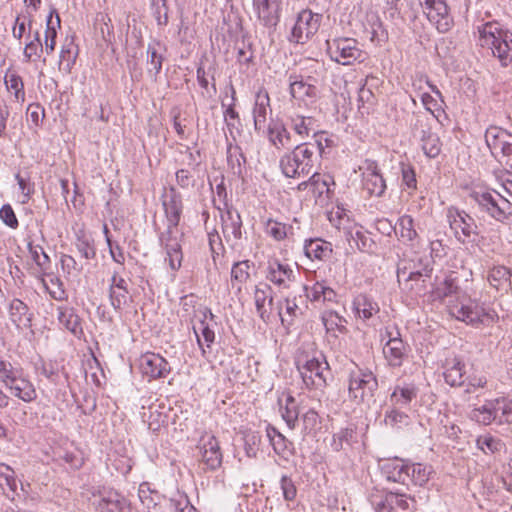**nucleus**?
<instances>
[{"instance_id":"nucleus-36","label":"nucleus","mask_w":512,"mask_h":512,"mask_svg":"<svg viewBox=\"0 0 512 512\" xmlns=\"http://www.w3.org/2000/svg\"><path fill=\"white\" fill-rule=\"evenodd\" d=\"M407 464L399 459L386 461L381 466L382 475L389 482L406 485L409 481Z\"/></svg>"},{"instance_id":"nucleus-9","label":"nucleus","mask_w":512,"mask_h":512,"mask_svg":"<svg viewBox=\"0 0 512 512\" xmlns=\"http://www.w3.org/2000/svg\"><path fill=\"white\" fill-rule=\"evenodd\" d=\"M327 53L332 61L348 66L363 60V51L354 38L339 37L326 41Z\"/></svg>"},{"instance_id":"nucleus-25","label":"nucleus","mask_w":512,"mask_h":512,"mask_svg":"<svg viewBox=\"0 0 512 512\" xmlns=\"http://www.w3.org/2000/svg\"><path fill=\"white\" fill-rule=\"evenodd\" d=\"M109 300L117 313H122L132 300L127 281L117 273H114L110 279Z\"/></svg>"},{"instance_id":"nucleus-16","label":"nucleus","mask_w":512,"mask_h":512,"mask_svg":"<svg viewBox=\"0 0 512 512\" xmlns=\"http://www.w3.org/2000/svg\"><path fill=\"white\" fill-rule=\"evenodd\" d=\"M288 81L290 95L299 105L309 107L316 103L319 90L312 77L291 74Z\"/></svg>"},{"instance_id":"nucleus-22","label":"nucleus","mask_w":512,"mask_h":512,"mask_svg":"<svg viewBox=\"0 0 512 512\" xmlns=\"http://www.w3.org/2000/svg\"><path fill=\"white\" fill-rule=\"evenodd\" d=\"M359 169L362 171L363 189L371 196H382L386 190V182L377 162L366 159Z\"/></svg>"},{"instance_id":"nucleus-41","label":"nucleus","mask_w":512,"mask_h":512,"mask_svg":"<svg viewBox=\"0 0 512 512\" xmlns=\"http://www.w3.org/2000/svg\"><path fill=\"white\" fill-rule=\"evenodd\" d=\"M304 290L307 299L311 302H335L337 298L336 292L323 281H316L312 286H305Z\"/></svg>"},{"instance_id":"nucleus-48","label":"nucleus","mask_w":512,"mask_h":512,"mask_svg":"<svg viewBox=\"0 0 512 512\" xmlns=\"http://www.w3.org/2000/svg\"><path fill=\"white\" fill-rule=\"evenodd\" d=\"M227 164L234 175L242 176L246 158L238 145L229 144L227 146Z\"/></svg>"},{"instance_id":"nucleus-7","label":"nucleus","mask_w":512,"mask_h":512,"mask_svg":"<svg viewBox=\"0 0 512 512\" xmlns=\"http://www.w3.org/2000/svg\"><path fill=\"white\" fill-rule=\"evenodd\" d=\"M470 196L482 211L497 221L504 222L512 215V203L500 192L480 188L473 190Z\"/></svg>"},{"instance_id":"nucleus-49","label":"nucleus","mask_w":512,"mask_h":512,"mask_svg":"<svg viewBox=\"0 0 512 512\" xmlns=\"http://www.w3.org/2000/svg\"><path fill=\"white\" fill-rule=\"evenodd\" d=\"M407 469L409 481L419 486L425 485L433 473L430 465L421 463L407 464Z\"/></svg>"},{"instance_id":"nucleus-29","label":"nucleus","mask_w":512,"mask_h":512,"mask_svg":"<svg viewBox=\"0 0 512 512\" xmlns=\"http://www.w3.org/2000/svg\"><path fill=\"white\" fill-rule=\"evenodd\" d=\"M254 303L256 311L263 321H268L269 315L274 311V297L270 285L259 283L254 289Z\"/></svg>"},{"instance_id":"nucleus-23","label":"nucleus","mask_w":512,"mask_h":512,"mask_svg":"<svg viewBox=\"0 0 512 512\" xmlns=\"http://www.w3.org/2000/svg\"><path fill=\"white\" fill-rule=\"evenodd\" d=\"M252 11L261 25L275 27L280 20L281 0H252Z\"/></svg>"},{"instance_id":"nucleus-37","label":"nucleus","mask_w":512,"mask_h":512,"mask_svg":"<svg viewBox=\"0 0 512 512\" xmlns=\"http://www.w3.org/2000/svg\"><path fill=\"white\" fill-rule=\"evenodd\" d=\"M418 389L413 383L396 385L390 395L391 406L409 408L411 402L416 399Z\"/></svg>"},{"instance_id":"nucleus-18","label":"nucleus","mask_w":512,"mask_h":512,"mask_svg":"<svg viewBox=\"0 0 512 512\" xmlns=\"http://www.w3.org/2000/svg\"><path fill=\"white\" fill-rule=\"evenodd\" d=\"M485 142L495 158L507 160L512 154V134L498 126H490L485 132Z\"/></svg>"},{"instance_id":"nucleus-6","label":"nucleus","mask_w":512,"mask_h":512,"mask_svg":"<svg viewBox=\"0 0 512 512\" xmlns=\"http://www.w3.org/2000/svg\"><path fill=\"white\" fill-rule=\"evenodd\" d=\"M470 196L482 211L497 221L504 222L512 215V203L500 192L480 188L473 190Z\"/></svg>"},{"instance_id":"nucleus-54","label":"nucleus","mask_w":512,"mask_h":512,"mask_svg":"<svg viewBox=\"0 0 512 512\" xmlns=\"http://www.w3.org/2000/svg\"><path fill=\"white\" fill-rule=\"evenodd\" d=\"M250 262L248 260L236 262L231 269V285L236 287L238 291L250 277Z\"/></svg>"},{"instance_id":"nucleus-11","label":"nucleus","mask_w":512,"mask_h":512,"mask_svg":"<svg viewBox=\"0 0 512 512\" xmlns=\"http://www.w3.org/2000/svg\"><path fill=\"white\" fill-rule=\"evenodd\" d=\"M447 221L450 229L453 231L455 238L462 244L475 241L477 225L472 216L464 210H460L454 206H450L446 211Z\"/></svg>"},{"instance_id":"nucleus-17","label":"nucleus","mask_w":512,"mask_h":512,"mask_svg":"<svg viewBox=\"0 0 512 512\" xmlns=\"http://www.w3.org/2000/svg\"><path fill=\"white\" fill-rule=\"evenodd\" d=\"M91 505L98 512H129L130 505L126 498L113 489L103 488L93 493Z\"/></svg>"},{"instance_id":"nucleus-42","label":"nucleus","mask_w":512,"mask_h":512,"mask_svg":"<svg viewBox=\"0 0 512 512\" xmlns=\"http://www.w3.org/2000/svg\"><path fill=\"white\" fill-rule=\"evenodd\" d=\"M353 311L357 318L367 321L379 312V306L371 297L359 294L353 300Z\"/></svg>"},{"instance_id":"nucleus-60","label":"nucleus","mask_w":512,"mask_h":512,"mask_svg":"<svg viewBox=\"0 0 512 512\" xmlns=\"http://www.w3.org/2000/svg\"><path fill=\"white\" fill-rule=\"evenodd\" d=\"M29 253L34 263L39 267L41 272H46L50 267V258L40 245H28Z\"/></svg>"},{"instance_id":"nucleus-40","label":"nucleus","mask_w":512,"mask_h":512,"mask_svg":"<svg viewBox=\"0 0 512 512\" xmlns=\"http://www.w3.org/2000/svg\"><path fill=\"white\" fill-rule=\"evenodd\" d=\"M381 224H387L390 230H394L399 239L404 243L413 242L418 234L414 226V220L410 215H402L395 226L389 221H384Z\"/></svg>"},{"instance_id":"nucleus-34","label":"nucleus","mask_w":512,"mask_h":512,"mask_svg":"<svg viewBox=\"0 0 512 512\" xmlns=\"http://www.w3.org/2000/svg\"><path fill=\"white\" fill-rule=\"evenodd\" d=\"M269 113H271L269 94L265 89H260L255 95L252 111L256 131H264Z\"/></svg>"},{"instance_id":"nucleus-53","label":"nucleus","mask_w":512,"mask_h":512,"mask_svg":"<svg viewBox=\"0 0 512 512\" xmlns=\"http://www.w3.org/2000/svg\"><path fill=\"white\" fill-rule=\"evenodd\" d=\"M280 412L287 426L294 429L298 422L299 409L296 400L291 395L286 397L284 405L280 402Z\"/></svg>"},{"instance_id":"nucleus-28","label":"nucleus","mask_w":512,"mask_h":512,"mask_svg":"<svg viewBox=\"0 0 512 512\" xmlns=\"http://www.w3.org/2000/svg\"><path fill=\"white\" fill-rule=\"evenodd\" d=\"M16 478L15 471L8 465L0 463V488L3 490L5 495L14 499L17 497H26L27 491L22 483Z\"/></svg>"},{"instance_id":"nucleus-21","label":"nucleus","mask_w":512,"mask_h":512,"mask_svg":"<svg viewBox=\"0 0 512 512\" xmlns=\"http://www.w3.org/2000/svg\"><path fill=\"white\" fill-rule=\"evenodd\" d=\"M265 277L269 282L275 285L279 291L289 289L295 281L294 270L291 266L281 262L277 258L268 259Z\"/></svg>"},{"instance_id":"nucleus-15","label":"nucleus","mask_w":512,"mask_h":512,"mask_svg":"<svg viewBox=\"0 0 512 512\" xmlns=\"http://www.w3.org/2000/svg\"><path fill=\"white\" fill-rule=\"evenodd\" d=\"M378 382L371 371L359 370L349 378V395L357 402L369 401L377 390Z\"/></svg>"},{"instance_id":"nucleus-44","label":"nucleus","mask_w":512,"mask_h":512,"mask_svg":"<svg viewBox=\"0 0 512 512\" xmlns=\"http://www.w3.org/2000/svg\"><path fill=\"white\" fill-rule=\"evenodd\" d=\"M465 364L458 358L447 359L443 376L450 386H461L464 383Z\"/></svg>"},{"instance_id":"nucleus-32","label":"nucleus","mask_w":512,"mask_h":512,"mask_svg":"<svg viewBox=\"0 0 512 512\" xmlns=\"http://www.w3.org/2000/svg\"><path fill=\"white\" fill-rule=\"evenodd\" d=\"M266 136L269 143L278 150L292 145V136L286 125L279 119H272L267 125Z\"/></svg>"},{"instance_id":"nucleus-61","label":"nucleus","mask_w":512,"mask_h":512,"mask_svg":"<svg viewBox=\"0 0 512 512\" xmlns=\"http://www.w3.org/2000/svg\"><path fill=\"white\" fill-rule=\"evenodd\" d=\"M75 245L78 252L85 259H93L96 256V250L91 238L84 233H77Z\"/></svg>"},{"instance_id":"nucleus-19","label":"nucleus","mask_w":512,"mask_h":512,"mask_svg":"<svg viewBox=\"0 0 512 512\" xmlns=\"http://www.w3.org/2000/svg\"><path fill=\"white\" fill-rule=\"evenodd\" d=\"M428 20L436 29L445 33L450 30L453 20L449 15L448 5L444 0H418Z\"/></svg>"},{"instance_id":"nucleus-33","label":"nucleus","mask_w":512,"mask_h":512,"mask_svg":"<svg viewBox=\"0 0 512 512\" xmlns=\"http://www.w3.org/2000/svg\"><path fill=\"white\" fill-rule=\"evenodd\" d=\"M5 388L9 390L11 395L26 403L34 401L37 397L33 383L23 376L22 371L6 384Z\"/></svg>"},{"instance_id":"nucleus-8","label":"nucleus","mask_w":512,"mask_h":512,"mask_svg":"<svg viewBox=\"0 0 512 512\" xmlns=\"http://www.w3.org/2000/svg\"><path fill=\"white\" fill-rule=\"evenodd\" d=\"M422 265L421 269L416 266H398L397 279L402 289L407 290L414 295H421L425 291V282L430 278L432 266L430 259H419Z\"/></svg>"},{"instance_id":"nucleus-50","label":"nucleus","mask_w":512,"mask_h":512,"mask_svg":"<svg viewBox=\"0 0 512 512\" xmlns=\"http://www.w3.org/2000/svg\"><path fill=\"white\" fill-rule=\"evenodd\" d=\"M282 323L287 322L290 324L292 320L300 313V308L295 302V299L285 298L278 301L274 307Z\"/></svg>"},{"instance_id":"nucleus-5","label":"nucleus","mask_w":512,"mask_h":512,"mask_svg":"<svg viewBox=\"0 0 512 512\" xmlns=\"http://www.w3.org/2000/svg\"><path fill=\"white\" fill-rule=\"evenodd\" d=\"M314 161L313 148L307 143H301L280 158L279 166L284 176L300 178L312 171Z\"/></svg>"},{"instance_id":"nucleus-4","label":"nucleus","mask_w":512,"mask_h":512,"mask_svg":"<svg viewBox=\"0 0 512 512\" xmlns=\"http://www.w3.org/2000/svg\"><path fill=\"white\" fill-rule=\"evenodd\" d=\"M296 364L307 388L322 391L326 387L331 372L322 352H314L312 355L301 354L297 357Z\"/></svg>"},{"instance_id":"nucleus-35","label":"nucleus","mask_w":512,"mask_h":512,"mask_svg":"<svg viewBox=\"0 0 512 512\" xmlns=\"http://www.w3.org/2000/svg\"><path fill=\"white\" fill-rule=\"evenodd\" d=\"M266 435L274 452L282 459L288 461L294 453L293 443L281 434L276 428L268 425L266 428Z\"/></svg>"},{"instance_id":"nucleus-57","label":"nucleus","mask_w":512,"mask_h":512,"mask_svg":"<svg viewBox=\"0 0 512 512\" xmlns=\"http://www.w3.org/2000/svg\"><path fill=\"white\" fill-rule=\"evenodd\" d=\"M42 52L43 44L41 43L39 32L36 31L33 39L26 43L24 47L23 61L26 63L35 61L36 58H40Z\"/></svg>"},{"instance_id":"nucleus-31","label":"nucleus","mask_w":512,"mask_h":512,"mask_svg":"<svg viewBox=\"0 0 512 512\" xmlns=\"http://www.w3.org/2000/svg\"><path fill=\"white\" fill-rule=\"evenodd\" d=\"M343 230L351 248H356L362 252H368L372 249L374 242L361 225L349 223L343 226Z\"/></svg>"},{"instance_id":"nucleus-62","label":"nucleus","mask_w":512,"mask_h":512,"mask_svg":"<svg viewBox=\"0 0 512 512\" xmlns=\"http://www.w3.org/2000/svg\"><path fill=\"white\" fill-rule=\"evenodd\" d=\"M302 431L304 434H312L320 427L321 421L314 409H308L301 417Z\"/></svg>"},{"instance_id":"nucleus-63","label":"nucleus","mask_w":512,"mask_h":512,"mask_svg":"<svg viewBox=\"0 0 512 512\" xmlns=\"http://www.w3.org/2000/svg\"><path fill=\"white\" fill-rule=\"evenodd\" d=\"M138 496L142 504L149 510L157 505L159 495L156 491L151 490L149 483L143 482L138 489Z\"/></svg>"},{"instance_id":"nucleus-10","label":"nucleus","mask_w":512,"mask_h":512,"mask_svg":"<svg viewBox=\"0 0 512 512\" xmlns=\"http://www.w3.org/2000/svg\"><path fill=\"white\" fill-rule=\"evenodd\" d=\"M383 346V355L388 365L393 368L401 367L404 360L408 357L410 351L396 327L387 326L381 333Z\"/></svg>"},{"instance_id":"nucleus-45","label":"nucleus","mask_w":512,"mask_h":512,"mask_svg":"<svg viewBox=\"0 0 512 512\" xmlns=\"http://www.w3.org/2000/svg\"><path fill=\"white\" fill-rule=\"evenodd\" d=\"M488 281L497 290L507 292L511 288L512 271L502 265L494 266L489 271Z\"/></svg>"},{"instance_id":"nucleus-52","label":"nucleus","mask_w":512,"mask_h":512,"mask_svg":"<svg viewBox=\"0 0 512 512\" xmlns=\"http://www.w3.org/2000/svg\"><path fill=\"white\" fill-rule=\"evenodd\" d=\"M476 446L485 454L499 453L505 448V444L500 438L489 433L478 436Z\"/></svg>"},{"instance_id":"nucleus-43","label":"nucleus","mask_w":512,"mask_h":512,"mask_svg":"<svg viewBox=\"0 0 512 512\" xmlns=\"http://www.w3.org/2000/svg\"><path fill=\"white\" fill-rule=\"evenodd\" d=\"M57 319L59 324L73 335L79 336L82 334L80 318L73 308L68 306H58Z\"/></svg>"},{"instance_id":"nucleus-26","label":"nucleus","mask_w":512,"mask_h":512,"mask_svg":"<svg viewBox=\"0 0 512 512\" xmlns=\"http://www.w3.org/2000/svg\"><path fill=\"white\" fill-rule=\"evenodd\" d=\"M53 459L70 469H79L84 463L82 451L68 440L53 448Z\"/></svg>"},{"instance_id":"nucleus-39","label":"nucleus","mask_w":512,"mask_h":512,"mask_svg":"<svg viewBox=\"0 0 512 512\" xmlns=\"http://www.w3.org/2000/svg\"><path fill=\"white\" fill-rule=\"evenodd\" d=\"M333 252L332 244L320 238L305 241L304 253L311 260H328Z\"/></svg>"},{"instance_id":"nucleus-12","label":"nucleus","mask_w":512,"mask_h":512,"mask_svg":"<svg viewBox=\"0 0 512 512\" xmlns=\"http://www.w3.org/2000/svg\"><path fill=\"white\" fill-rule=\"evenodd\" d=\"M194 316L198 318V323L193 325V331L202 356L206 357L207 353H210L216 338L214 331L215 315L209 308L199 307L197 310L194 309Z\"/></svg>"},{"instance_id":"nucleus-64","label":"nucleus","mask_w":512,"mask_h":512,"mask_svg":"<svg viewBox=\"0 0 512 512\" xmlns=\"http://www.w3.org/2000/svg\"><path fill=\"white\" fill-rule=\"evenodd\" d=\"M76 52L74 51L73 42L70 41L62 46L60 55H59V63L60 66H63V69L66 72H70L72 66L76 60Z\"/></svg>"},{"instance_id":"nucleus-20","label":"nucleus","mask_w":512,"mask_h":512,"mask_svg":"<svg viewBox=\"0 0 512 512\" xmlns=\"http://www.w3.org/2000/svg\"><path fill=\"white\" fill-rule=\"evenodd\" d=\"M139 370L148 381H153L166 378L171 372V366L160 354L146 352L139 358Z\"/></svg>"},{"instance_id":"nucleus-24","label":"nucleus","mask_w":512,"mask_h":512,"mask_svg":"<svg viewBox=\"0 0 512 512\" xmlns=\"http://www.w3.org/2000/svg\"><path fill=\"white\" fill-rule=\"evenodd\" d=\"M220 217L224 238L231 247H235L242 237L241 216L236 209L226 206L225 210L220 212Z\"/></svg>"},{"instance_id":"nucleus-58","label":"nucleus","mask_w":512,"mask_h":512,"mask_svg":"<svg viewBox=\"0 0 512 512\" xmlns=\"http://www.w3.org/2000/svg\"><path fill=\"white\" fill-rule=\"evenodd\" d=\"M159 48V42L150 43L147 47L148 64L151 66L149 72L153 71L155 76L160 73L164 61V56L159 52Z\"/></svg>"},{"instance_id":"nucleus-3","label":"nucleus","mask_w":512,"mask_h":512,"mask_svg":"<svg viewBox=\"0 0 512 512\" xmlns=\"http://www.w3.org/2000/svg\"><path fill=\"white\" fill-rule=\"evenodd\" d=\"M474 35L477 44L490 50L502 67L512 63V32L498 21H488L475 25Z\"/></svg>"},{"instance_id":"nucleus-56","label":"nucleus","mask_w":512,"mask_h":512,"mask_svg":"<svg viewBox=\"0 0 512 512\" xmlns=\"http://www.w3.org/2000/svg\"><path fill=\"white\" fill-rule=\"evenodd\" d=\"M493 409L494 406L491 400H487L482 406L474 408L470 413V417L478 423L489 425L495 421Z\"/></svg>"},{"instance_id":"nucleus-38","label":"nucleus","mask_w":512,"mask_h":512,"mask_svg":"<svg viewBox=\"0 0 512 512\" xmlns=\"http://www.w3.org/2000/svg\"><path fill=\"white\" fill-rule=\"evenodd\" d=\"M202 462L210 470H215L222 463V453L220 451L219 442L214 436H209L201 446Z\"/></svg>"},{"instance_id":"nucleus-30","label":"nucleus","mask_w":512,"mask_h":512,"mask_svg":"<svg viewBox=\"0 0 512 512\" xmlns=\"http://www.w3.org/2000/svg\"><path fill=\"white\" fill-rule=\"evenodd\" d=\"M287 125L300 139L308 138L319 128L317 120L313 116L303 115L296 111L287 116Z\"/></svg>"},{"instance_id":"nucleus-55","label":"nucleus","mask_w":512,"mask_h":512,"mask_svg":"<svg viewBox=\"0 0 512 512\" xmlns=\"http://www.w3.org/2000/svg\"><path fill=\"white\" fill-rule=\"evenodd\" d=\"M356 441V431L352 426L342 428L335 433L331 440V448L334 451H341L345 445L351 446Z\"/></svg>"},{"instance_id":"nucleus-46","label":"nucleus","mask_w":512,"mask_h":512,"mask_svg":"<svg viewBox=\"0 0 512 512\" xmlns=\"http://www.w3.org/2000/svg\"><path fill=\"white\" fill-rule=\"evenodd\" d=\"M264 229L265 233L276 241H283L294 235L292 224L282 223L272 218L266 221Z\"/></svg>"},{"instance_id":"nucleus-1","label":"nucleus","mask_w":512,"mask_h":512,"mask_svg":"<svg viewBox=\"0 0 512 512\" xmlns=\"http://www.w3.org/2000/svg\"><path fill=\"white\" fill-rule=\"evenodd\" d=\"M435 298H449L447 308L451 316L473 327L490 326L498 320L490 307L466 296H460L458 286L451 277L446 278L434 291Z\"/></svg>"},{"instance_id":"nucleus-59","label":"nucleus","mask_w":512,"mask_h":512,"mask_svg":"<svg viewBox=\"0 0 512 512\" xmlns=\"http://www.w3.org/2000/svg\"><path fill=\"white\" fill-rule=\"evenodd\" d=\"M402 408L392 406L385 413V423L391 427L405 426L409 422V416L406 412L401 411Z\"/></svg>"},{"instance_id":"nucleus-51","label":"nucleus","mask_w":512,"mask_h":512,"mask_svg":"<svg viewBox=\"0 0 512 512\" xmlns=\"http://www.w3.org/2000/svg\"><path fill=\"white\" fill-rule=\"evenodd\" d=\"M310 190L313 194L321 196L326 194L329 196L331 185H334L333 177L328 174L313 173L309 178Z\"/></svg>"},{"instance_id":"nucleus-14","label":"nucleus","mask_w":512,"mask_h":512,"mask_svg":"<svg viewBox=\"0 0 512 512\" xmlns=\"http://www.w3.org/2000/svg\"><path fill=\"white\" fill-rule=\"evenodd\" d=\"M322 15L305 9L298 13L295 23L291 28L289 41L296 44H304L318 31Z\"/></svg>"},{"instance_id":"nucleus-27","label":"nucleus","mask_w":512,"mask_h":512,"mask_svg":"<svg viewBox=\"0 0 512 512\" xmlns=\"http://www.w3.org/2000/svg\"><path fill=\"white\" fill-rule=\"evenodd\" d=\"M8 317L17 330H27L32 326L33 313L28 305L18 298H13L8 304Z\"/></svg>"},{"instance_id":"nucleus-13","label":"nucleus","mask_w":512,"mask_h":512,"mask_svg":"<svg viewBox=\"0 0 512 512\" xmlns=\"http://www.w3.org/2000/svg\"><path fill=\"white\" fill-rule=\"evenodd\" d=\"M432 121V118L417 115L412 126L413 137L420 142L424 154L429 158L437 157L442 147L440 138L432 131Z\"/></svg>"},{"instance_id":"nucleus-2","label":"nucleus","mask_w":512,"mask_h":512,"mask_svg":"<svg viewBox=\"0 0 512 512\" xmlns=\"http://www.w3.org/2000/svg\"><path fill=\"white\" fill-rule=\"evenodd\" d=\"M163 207L167 220V228L159 236L161 246L166 251L165 262L169 268L175 272L182 265V246L181 240L183 233L178 225L182 214V199L174 188L170 189L169 195L163 201Z\"/></svg>"},{"instance_id":"nucleus-47","label":"nucleus","mask_w":512,"mask_h":512,"mask_svg":"<svg viewBox=\"0 0 512 512\" xmlns=\"http://www.w3.org/2000/svg\"><path fill=\"white\" fill-rule=\"evenodd\" d=\"M4 84L7 91L14 96L17 103L25 102V89L22 78L13 71H7L4 76Z\"/></svg>"}]
</instances>
